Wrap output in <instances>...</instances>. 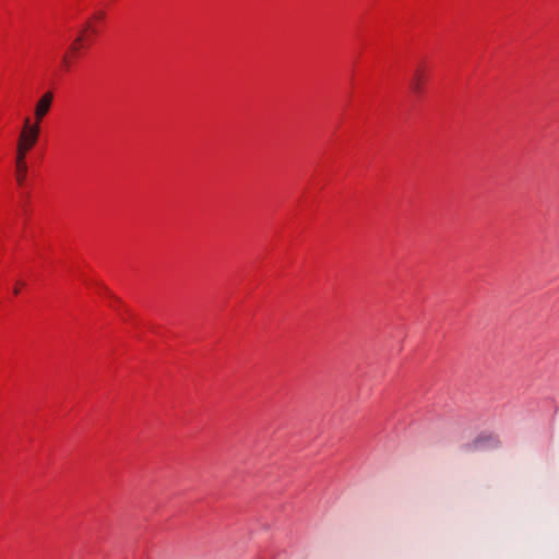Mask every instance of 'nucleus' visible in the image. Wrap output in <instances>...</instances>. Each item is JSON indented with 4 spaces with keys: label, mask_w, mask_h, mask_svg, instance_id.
<instances>
[{
    "label": "nucleus",
    "mask_w": 559,
    "mask_h": 559,
    "mask_svg": "<svg viewBox=\"0 0 559 559\" xmlns=\"http://www.w3.org/2000/svg\"><path fill=\"white\" fill-rule=\"evenodd\" d=\"M53 100L51 92L45 93L37 102L35 107V119L33 122L31 118H26L23 129L21 131L16 154H15V180L17 185L23 188L25 185L27 164L25 160L26 154L36 144L39 135V123L50 110Z\"/></svg>",
    "instance_id": "obj_1"
},
{
    "label": "nucleus",
    "mask_w": 559,
    "mask_h": 559,
    "mask_svg": "<svg viewBox=\"0 0 559 559\" xmlns=\"http://www.w3.org/2000/svg\"><path fill=\"white\" fill-rule=\"evenodd\" d=\"M103 19L104 12L97 11L86 22L84 27L78 33L75 39L72 41L67 52L62 55L61 62L63 67L69 68L71 58L76 56L79 51L91 41V38L97 33L98 24L103 21Z\"/></svg>",
    "instance_id": "obj_2"
},
{
    "label": "nucleus",
    "mask_w": 559,
    "mask_h": 559,
    "mask_svg": "<svg viewBox=\"0 0 559 559\" xmlns=\"http://www.w3.org/2000/svg\"><path fill=\"white\" fill-rule=\"evenodd\" d=\"M501 444L499 437L493 432H480L472 442L465 443V451H488L499 448Z\"/></svg>",
    "instance_id": "obj_3"
},
{
    "label": "nucleus",
    "mask_w": 559,
    "mask_h": 559,
    "mask_svg": "<svg viewBox=\"0 0 559 559\" xmlns=\"http://www.w3.org/2000/svg\"><path fill=\"white\" fill-rule=\"evenodd\" d=\"M421 82H423V74L417 71L416 75L413 79L412 84H411V86H412V88H413V91L415 93H419L420 92Z\"/></svg>",
    "instance_id": "obj_4"
},
{
    "label": "nucleus",
    "mask_w": 559,
    "mask_h": 559,
    "mask_svg": "<svg viewBox=\"0 0 559 559\" xmlns=\"http://www.w3.org/2000/svg\"><path fill=\"white\" fill-rule=\"evenodd\" d=\"M19 290H20V284L17 283V284L14 286V292H13V294H14V295H17V294H19Z\"/></svg>",
    "instance_id": "obj_5"
},
{
    "label": "nucleus",
    "mask_w": 559,
    "mask_h": 559,
    "mask_svg": "<svg viewBox=\"0 0 559 559\" xmlns=\"http://www.w3.org/2000/svg\"><path fill=\"white\" fill-rule=\"evenodd\" d=\"M100 289H102L105 294H109V292L107 290V288L102 287Z\"/></svg>",
    "instance_id": "obj_6"
}]
</instances>
